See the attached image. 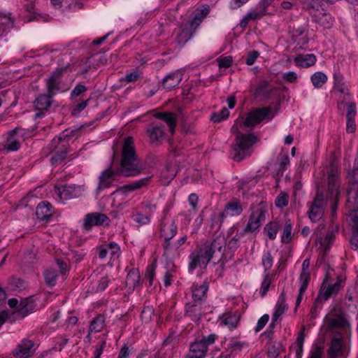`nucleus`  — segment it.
Masks as SVG:
<instances>
[{
    "label": "nucleus",
    "instance_id": "nucleus-23",
    "mask_svg": "<svg viewBox=\"0 0 358 358\" xmlns=\"http://www.w3.org/2000/svg\"><path fill=\"white\" fill-rule=\"evenodd\" d=\"M288 306L286 303L285 294L282 291L280 294L275 308V312L272 317L271 325H273L278 319L287 310Z\"/></svg>",
    "mask_w": 358,
    "mask_h": 358
},
{
    "label": "nucleus",
    "instance_id": "nucleus-50",
    "mask_svg": "<svg viewBox=\"0 0 358 358\" xmlns=\"http://www.w3.org/2000/svg\"><path fill=\"white\" fill-rule=\"evenodd\" d=\"M219 68H229L231 66L233 59L231 56L220 57L216 59Z\"/></svg>",
    "mask_w": 358,
    "mask_h": 358
},
{
    "label": "nucleus",
    "instance_id": "nucleus-55",
    "mask_svg": "<svg viewBox=\"0 0 358 358\" xmlns=\"http://www.w3.org/2000/svg\"><path fill=\"white\" fill-rule=\"evenodd\" d=\"M20 147V143L16 140L8 138L6 143L3 146V149L7 151H16Z\"/></svg>",
    "mask_w": 358,
    "mask_h": 358
},
{
    "label": "nucleus",
    "instance_id": "nucleus-51",
    "mask_svg": "<svg viewBox=\"0 0 358 358\" xmlns=\"http://www.w3.org/2000/svg\"><path fill=\"white\" fill-rule=\"evenodd\" d=\"M310 280V273L309 272H301L300 274V283H301V292H304L308 287V282Z\"/></svg>",
    "mask_w": 358,
    "mask_h": 358
},
{
    "label": "nucleus",
    "instance_id": "nucleus-24",
    "mask_svg": "<svg viewBox=\"0 0 358 358\" xmlns=\"http://www.w3.org/2000/svg\"><path fill=\"white\" fill-rule=\"evenodd\" d=\"M36 215L38 220L48 221L52 215V206L46 201L41 202L36 208Z\"/></svg>",
    "mask_w": 358,
    "mask_h": 358
},
{
    "label": "nucleus",
    "instance_id": "nucleus-13",
    "mask_svg": "<svg viewBox=\"0 0 358 358\" xmlns=\"http://www.w3.org/2000/svg\"><path fill=\"white\" fill-rule=\"evenodd\" d=\"M270 108H255L248 113L245 120L240 122V127H253L261 122L269 113Z\"/></svg>",
    "mask_w": 358,
    "mask_h": 358
},
{
    "label": "nucleus",
    "instance_id": "nucleus-4",
    "mask_svg": "<svg viewBox=\"0 0 358 358\" xmlns=\"http://www.w3.org/2000/svg\"><path fill=\"white\" fill-rule=\"evenodd\" d=\"M326 207L325 192L322 187L317 185L316 196L310 203L308 211L310 220L313 222L319 221L323 217Z\"/></svg>",
    "mask_w": 358,
    "mask_h": 358
},
{
    "label": "nucleus",
    "instance_id": "nucleus-61",
    "mask_svg": "<svg viewBox=\"0 0 358 358\" xmlns=\"http://www.w3.org/2000/svg\"><path fill=\"white\" fill-rule=\"evenodd\" d=\"M269 320V316L267 314L262 315L258 320L257 325L255 328V331L258 332L262 330L267 324Z\"/></svg>",
    "mask_w": 358,
    "mask_h": 358
},
{
    "label": "nucleus",
    "instance_id": "nucleus-58",
    "mask_svg": "<svg viewBox=\"0 0 358 358\" xmlns=\"http://www.w3.org/2000/svg\"><path fill=\"white\" fill-rule=\"evenodd\" d=\"M78 129H65L63 131L59 136L60 138L63 139V141H67L69 143V139L76 135V134L78 132Z\"/></svg>",
    "mask_w": 358,
    "mask_h": 358
},
{
    "label": "nucleus",
    "instance_id": "nucleus-64",
    "mask_svg": "<svg viewBox=\"0 0 358 358\" xmlns=\"http://www.w3.org/2000/svg\"><path fill=\"white\" fill-rule=\"evenodd\" d=\"M351 247L354 250H358V231L352 230V235L350 239Z\"/></svg>",
    "mask_w": 358,
    "mask_h": 358
},
{
    "label": "nucleus",
    "instance_id": "nucleus-16",
    "mask_svg": "<svg viewBox=\"0 0 358 358\" xmlns=\"http://www.w3.org/2000/svg\"><path fill=\"white\" fill-rule=\"evenodd\" d=\"M110 219L106 214L101 213H90L85 216L83 220V228L87 231L91 230L92 227L101 226L103 224L108 225Z\"/></svg>",
    "mask_w": 358,
    "mask_h": 358
},
{
    "label": "nucleus",
    "instance_id": "nucleus-63",
    "mask_svg": "<svg viewBox=\"0 0 358 358\" xmlns=\"http://www.w3.org/2000/svg\"><path fill=\"white\" fill-rule=\"evenodd\" d=\"M86 90H87V87L85 85L78 84L71 91V96H78L82 93L85 92Z\"/></svg>",
    "mask_w": 358,
    "mask_h": 358
},
{
    "label": "nucleus",
    "instance_id": "nucleus-22",
    "mask_svg": "<svg viewBox=\"0 0 358 358\" xmlns=\"http://www.w3.org/2000/svg\"><path fill=\"white\" fill-rule=\"evenodd\" d=\"M202 315L201 303L199 302H190L187 303L185 316L189 317L193 321L200 320Z\"/></svg>",
    "mask_w": 358,
    "mask_h": 358
},
{
    "label": "nucleus",
    "instance_id": "nucleus-35",
    "mask_svg": "<svg viewBox=\"0 0 358 358\" xmlns=\"http://www.w3.org/2000/svg\"><path fill=\"white\" fill-rule=\"evenodd\" d=\"M140 275L136 270L130 271L126 278V285L129 289H134L138 284Z\"/></svg>",
    "mask_w": 358,
    "mask_h": 358
},
{
    "label": "nucleus",
    "instance_id": "nucleus-32",
    "mask_svg": "<svg viewBox=\"0 0 358 358\" xmlns=\"http://www.w3.org/2000/svg\"><path fill=\"white\" fill-rule=\"evenodd\" d=\"M182 78L180 72L176 71L167 75L163 80L162 85L164 88L171 90L177 86Z\"/></svg>",
    "mask_w": 358,
    "mask_h": 358
},
{
    "label": "nucleus",
    "instance_id": "nucleus-53",
    "mask_svg": "<svg viewBox=\"0 0 358 358\" xmlns=\"http://www.w3.org/2000/svg\"><path fill=\"white\" fill-rule=\"evenodd\" d=\"M156 268V263L154 262L151 265L148 266L146 269L145 278L149 280V285H152V280L155 276V271Z\"/></svg>",
    "mask_w": 358,
    "mask_h": 358
},
{
    "label": "nucleus",
    "instance_id": "nucleus-62",
    "mask_svg": "<svg viewBox=\"0 0 358 358\" xmlns=\"http://www.w3.org/2000/svg\"><path fill=\"white\" fill-rule=\"evenodd\" d=\"M351 225L352 230L358 231V213L357 210H352L350 213Z\"/></svg>",
    "mask_w": 358,
    "mask_h": 358
},
{
    "label": "nucleus",
    "instance_id": "nucleus-34",
    "mask_svg": "<svg viewBox=\"0 0 358 358\" xmlns=\"http://www.w3.org/2000/svg\"><path fill=\"white\" fill-rule=\"evenodd\" d=\"M95 282L92 285V290L102 292L106 289L110 282V278L107 275H101L99 277L96 275Z\"/></svg>",
    "mask_w": 358,
    "mask_h": 358
},
{
    "label": "nucleus",
    "instance_id": "nucleus-27",
    "mask_svg": "<svg viewBox=\"0 0 358 358\" xmlns=\"http://www.w3.org/2000/svg\"><path fill=\"white\" fill-rule=\"evenodd\" d=\"M64 69H57L47 79L46 86L48 93L54 96L55 91L59 89V77L63 73Z\"/></svg>",
    "mask_w": 358,
    "mask_h": 358
},
{
    "label": "nucleus",
    "instance_id": "nucleus-59",
    "mask_svg": "<svg viewBox=\"0 0 358 358\" xmlns=\"http://www.w3.org/2000/svg\"><path fill=\"white\" fill-rule=\"evenodd\" d=\"M347 106V118H355L356 114V105L354 102H347L345 103Z\"/></svg>",
    "mask_w": 358,
    "mask_h": 358
},
{
    "label": "nucleus",
    "instance_id": "nucleus-40",
    "mask_svg": "<svg viewBox=\"0 0 358 358\" xmlns=\"http://www.w3.org/2000/svg\"><path fill=\"white\" fill-rule=\"evenodd\" d=\"M305 327H303L301 331L299 333L298 336L296 338V341L294 343V350L296 352V355L299 357L301 356L303 351V345L305 339Z\"/></svg>",
    "mask_w": 358,
    "mask_h": 358
},
{
    "label": "nucleus",
    "instance_id": "nucleus-43",
    "mask_svg": "<svg viewBox=\"0 0 358 358\" xmlns=\"http://www.w3.org/2000/svg\"><path fill=\"white\" fill-rule=\"evenodd\" d=\"M45 283L49 287H53L56 285L57 274V271L52 268H48L44 273Z\"/></svg>",
    "mask_w": 358,
    "mask_h": 358
},
{
    "label": "nucleus",
    "instance_id": "nucleus-46",
    "mask_svg": "<svg viewBox=\"0 0 358 358\" xmlns=\"http://www.w3.org/2000/svg\"><path fill=\"white\" fill-rule=\"evenodd\" d=\"M229 115V110L227 108H226L225 107H224L221 110L220 112L216 113H213L211 115V120L214 122H219L226 119L227 117H228Z\"/></svg>",
    "mask_w": 358,
    "mask_h": 358
},
{
    "label": "nucleus",
    "instance_id": "nucleus-8",
    "mask_svg": "<svg viewBox=\"0 0 358 358\" xmlns=\"http://www.w3.org/2000/svg\"><path fill=\"white\" fill-rule=\"evenodd\" d=\"M50 152H55L50 159L51 164L55 165L63 162L69 152V143L63 141L59 136L52 140L48 146Z\"/></svg>",
    "mask_w": 358,
    "mask_h": 358
},
{
    "label": "nucleus",
    "instance_id": "nucleus-6",
    "mask_svg": "<svg viewBox=\"0 0 358 358\" xmlns=\"http://www.w3.org/2000/svg\"><path fill=\"white\" fill-rule=\"evenodd\" d=\"M202 246L206 251L209 258L214 263L220 262L224 256V251L226 246V240L223 235L217 236L212 241H206Z\"/></svg>",
    "mask_w": 358,
    "mask_h": 358
},
{
    "label": "nucleus",
    "instance_id": "nucleus-18",
    "mask_svg": "<svg viewBox=\"0 0 358 358\" xmlns=\"http://www.w3.org/2000/svg\"><path fill=\"white\" fill-rule=\"evenodd\" d=\"M345 347L343 338L340 332H336L331 341V345L328 350L329 358H338L343 356Z\"/></svg>",
    "mask_w": 358,
    "mask_h": 358
},
{
    "label": "nucleus",
    "instance_id": "nucleus-36",
    "mask_svg": "<svg viewBox=\"0 0 358 358\" xmlns=\"http://www.w3.org/2000/svg\"><path fill=\"white\" fill-rule=\"evenodd\" d=\"M280 228V224L277 222H271L264 227V231L271 240H274Z\"/></svg>",
    "mask_w": 358,
    "mask_h": 358
},
{
    "label": "nucleus",
    "instance_id": "nucleus-56",
    "mask_svg": "<svg viewBox=\"0 0 358 358\" xmlns=\"http://www.w3.org/2000/svg\"><path fill=\"white\" fill-rule=\"evenodd\" d=\"M108 252L111 257L117 256L120 252V247L114 242L110 243L108 245H106Z\"/></svg>",
    "mask_w": 358,
    "mask_h": 358
},
{
    "label": "nucleus",
    "instance_id": "nucleus-49",
    "mask_svg": "<svg viewBox=\"0 0 358 358\" xmlns=\"http://www.w3.org/2000/svg\"><path fill=\"white\" fill-rule=\"evenodd\" d=\"M132 218L135 222L141 226L148 224L150 222V215H143L141 213H137L136 214L134 215Z\"/></svg>",
    "mask_w": 358,
    "mask_h": 358
},
{
    "label": "nucleus",
    "instance_id": "nucleus-21",
    "mask_svg": "<svg viewBox=\"0 0 358 358\" xmlns=\"http://www.w3.org/2000/svg\"><path fill=\"white\" fill-rule=\"evenodd\" d=\"M151 178H152V176H148V177L141 178L138 180L134 181L130 184L125 185L122 186V187H120L119 189H117L116 192H114L113 194H115V193L124 194L128 192L134 191V190L141 189L143 187H145L149 183Z\"/></svg>",
    "mask_w": 358,
    "mask_h": 358
},
{
    "label": "nucleus",
    "instance_id": "nucleus-14",
    "mask_svg": "<svg viewBox=\"0 0 358 358\" xmlns=\"http://www.w3.org/2000/svg\"><path fill=\"white\" fill-rule=\"evenodd\" d=\"M55 192L59 197L61 202L64 203L68 199L80 196L83 192V188L79 185H65L61 187H55Z\"/></svg>",
    "mask_w": 358,
    "mask_h": 358
},
{
    "label": "nucleus",
    "instance_id": "nucleus-38",
    "mask_svg": "<svg viewBox=\"0 0 358 358\" xmlns=\"http://www.w3.org/2000/svg\"><path fill=\"white\" fill-rule=\"evenodd\" d=\"M105 326V320L103 315H98L90 323V332H100Z\"/></svg>",
    "mask_w": 358,
    "mask_h": 358
},
{
    "label": "nucleus",
    "instance_id": "nucleus-3",
    "mask_svg": "<svg viewBox=\"0 0 358 358\" xmlns=\"http://www.w3.org/2000/svg\"><path fill=\"white\" fill-rule=\"evenodd\" d=\"M238 122L231 128L234 132H236V143L231 145V155L236 162L243 160L247 156L250 155V147L257 142V137L253 134H244L238 131Z\"/></svg>",
    "mask_w": 358,
    "mask_h": 358
},
{
    "label": "nucleus",
    "instance_id": "nucleus-30",
    "mask_svg": "<svg viewBox=\"0 0 358 358\" xmlns=\"http://www.w3.org/2000/svg\"><path fill=\"white\" fill-rule=\"evenodd\" d=\"M316 61V57L313 54L298 55L294 58L296 65L303 68H308L314 65Z\"/></svg>",
    "mask_w": 358,
    "mask_h": 358
},
{
    "label": "nucleus",
    "instance_id": "nucleus-15",
    "mask_svg": "<svg viewBox=\"0 0 358 358\" xmlns=\"http://www.w3.org/2000/svg\"><path fill=\"white\" fill-rule=\"evenodd\" d=\"M122 176L117 169H113L109 167L103 171L99 177V184L96 188L97 193L110 187L113 181L119 176Z\"/></svg>",
    "mask_w": 358,
    "mask_h": 358
},
{
    "label": "nucleus",
    "instance_id": "nucleus-48",
    "mask_svg": "<svg viewBox=\"0 0 358 358\" xmlns=\"http://www.w3.org/2000/svg\"><path fill=\"white\" fill-rule=\"evenodd\" d=\"M262 264L264 267V271L266 273H269L268 271L272 267L273 265V258L269 252L265 253L262 258Z\"/></svg>",
    "mask_w": 358,
    "mask_h": 358
},
{
    "label": "nucleus",
    "instance_id": "nucleus-52",
    "mask_svg": "<svg viewBox=\"0 0 358 358\" xmlns=\"http://www.w3.org/2000/svg\"><path fill=\"white\" fill-rule=\"evenodd\" d=\"M288 194L285 192H281L275 199V205L277 207L283 208L288 204Z\"/></svg>",
    "mask_w": 358,
    "mask_h": 358
},
{
    "label": "nucleus",
    "instance_id": "nucleus-10",
    "mask_svg": "<svg viewBox=\"0 0 358 358\" xmlns=\"http://www.w3.org/2000/svg\"><path fill=\"white\" fill-rule=\"evenodd\" d=\"M325 320L329 325L330 329H347L349 327V322L345 313L338 307H334L332 310L326 315Z\"/></svg>",
    "mask_w": 358,
    "mask_h": 358
},
{
    "label": "nucleus",
    "instance_id": "nucleus-41",
    "mask_svg": "<svg viewBox=\"0 0 358 358\" xmlns=\"http://www.w3.org/2000/svg\"><path fill=\"white\" fill-rule=\"evenodd\" d=\"M162 246L164 248V253L166 256H170L175 254L180 248V246L177 244V241L171 242V240L164 241Z\"/></svg>",
    "mask_w": 358,
    "mask_h": 358
},
{
    "label": "nucleus",
    "instance_id": "nucleus-33",
    "mask_svg": "<svg viewBox=\"0 0 358 358\" xmlns=\"http://www.w3.org/2000/svg\"><path fill=\"white\" fill-rule=\"evenodd\" d=\"M52 95L48 93V94H41L37 97L34 101V107L38 110H46L51 106V99Z\"/></svg>",
    "mask_w": 358,
    "mask_h": 358
},
{
    "label": "nucleus",
    "instance_id": "nucleus-17",
    "mask_svg": "<svg viewBox=\"0 0 358 358\" xmlns=\"http://www.w3.org/2000/svg\"><path fill=\"white\" fill-rule=\"evenodd\" d=\"M34 345L33 341L24 338L13 350L12 355L15 358H29L34 354Z\"/></svg>",
    "mask_w": 358,
    "mask_h": 358
},
{
    "label": "nucleus",
    "instance_id": "nucleus-2",
    "mask_svg": "<svg viewBox=\"0 0 358 358\" xmlns=\"http://www.w3.org/2000/svg\"><path fill=\"white\" fill-rule=\"evenodd\" d=\"M327 190L325 199L331 202V215L334 216L337 210L340 196V171L337 165L331 164L327 167Z\"/></svg>",
    "mask_w": 358,
    "mask_h": 358
},
{
    "label": "nucleus",
    "instance_id": "nucleus-54",
    "mask_svg": "<svg viewBox=\"0 0 358 358\" xmlns=\"http://www.w3.org/2000/svg\"><path fill=\"white\" fill-rule=\"evenodd\" d=\"M271 283V278L269 273H266L264 276V280L262 283L261 296H264L268 292L270 285Z\"/></svg>",
    "mask_w": 358,
    "mask_h": 358
},
{
    "label": "nucleus",
    "instance_id": "nucleus-11",
    "mask_svg": "<svg viewBox=\"0 0 358 358\" xmlns=\"http://www.w3.org/2000/svg\"><path fill=\"white\" fill-rule=\"evenodd\" d=\"M189 271L192 272L197 267L205 268L210 261L206 251L201 245L196 247L189 255Z\"/></svg>",
    "mask_w": 358,
    "mask_h": 358
},
{
    "label": "nucleus",
    "instance_id": "nucleus-7",
    "mask_svg": "<svg viewBox=\"0 0 358 358\" xmlns=\"http://www.w3.org/2000/svg\"><path fill=\"white\" fill-rule=\"evenodd\" d=\"M329 278V271H327V274L325 278L323 280L322 285L321 289L318 293V295L315 299L316 303H323L328 300L331 296L337 294L338 291L343 287V284L345 281V278L342 275H339L337 278V280L335 283L329 285L327 286L324 285L326 282L328 281Z\"/></svg>",
    "mask_w": 358,
    "mask_h": 358
},
{
    "label": "nucleus",
    "instance_id": "nucleus-45",
    "mask_svg": "<svg viewBox=\"0 0 358 358\" xmlns=\"http://www.w3.org/2000/svg\"><path fill=\"white\" fill-rule=\"evenodd\" d=\"M210 12V6L204 5L201 8H197L194 10L193 15L194 17L201 22L208 15Z\"/></svg>",
    "mask_w": 358,
    "mask_h": 358
},
{
    "label": "nucleus",
    "instance_id": "nucleus-29",
    "mask_svg": "<svg viewBox=\"0 0 358 358\" xmlns=\"http://www.w3.org/2000/svg\"><path fill=\"white\" fill-rule=\"evenodd\" d=\"M220 320L221 325L226 326L230 330H232L237 327L240 320V315L237 313H227L220 317Z\"/></svg>",
    "mask_w": 358,
    "mask_h": 358
},
{
    "label": "nucleus",
    "instance_id": "nucleus-9",
    "mask_svg": "<svg viewBox=\"0 0 358 358\" xmlns=\"http://www.w3.org/2000/svg\"><path fill=\"white\" fill-rule=\"evenodd\" d=\"M242 212L243 208L240 202L237 199H233L226 204L224 210L222 213L217 215L215 214L212 216V226L220 229L226 216L239 215Z\"/></svg>",
    "mask_w": 358,
    "mask_h": 358
},
{
    "label": "nucleus",
    "instance_id": "nucleus-26",
    "mask_svg": "<svg viewBox=\"0 0 358 358\" xmlns=\"http://www.w3.org/2000/svg\"><path fill=\"white\" fill-rule=\"evenodd\" d=\"M208 289V284L207 282H203L201 285L194 284L192 287L193 300L201 303V301L206 298Z\"/></svg>",
    "mask_w": 358,
    "mask_h": 358
},
{
    "label": "nucleus",
    "instance_id": "nucleus-37",
    "mask_svg": "<svg viewBox=\"0 0 358 358\" xmlns=\"http://www.w3.org/2000/svg\"><path fill=\"white\" fill-rule=\"evenodd\" d=\"M194 31L189 27H183L177 36V42L179 45H182L186 43L193 36Z\"/></svg>",
    "mask_w": 358,
    "mask_h": 358
},
{
    "label": "nucleus",
    "instance_id": "nucleus-12",
    "mask_svg": "<svg viewBox=\"0 0 358 358\" xmlns=\"http://www.w3.org/2000/svg\"><path fill=\"white\" fill-rule=\"evenodd\" d=\"M251 215L248 222L244 229L245 232H253L261 226L262 222L265 220L266 210L260 205L251 207Z\"/></svg>",
    "mask_w": 358,
    "mask_h": 358
},
{
    "label": "nucleus",
    "instance_id": "nucleus-31",
    "mask_svg": "<svg viewBox=\"0 0 358 358\" xmlns=\"http://www.w3.org/2000/svg\"><path fill=\"white\" fill-rule=\"evenodd\" d=\"M36 308V304L31 299H24L21 300L19 308L15 313L18 316L24 317L29 313H31Z\"/></svg>",
    "mask_w": 358,
    "mask_h": 358
},
{
    "label": "nucleus",
    "instance_id": "nucleus-1",
    "mask_svg": "<svg viewBox=\"0 0 358 358\" xmlns=\"http://www.w3.org/2000/svg\"><path fill=\"white\" fill-rule=\"evenodd\" d=\"M123 176H136L144 169L141 160L138 157L132 137L124 139L122 148L120 166L117 169Z\"/></svg>",
    "mask_w": 358,
    "mask_h": 358
},
{
    "label": "nucleus",
    "instance_id": "nucleus-42",
    "mask_svg": "<svg viewBox=\"0 0 358 358\" xmlns=\"http://www.w3.org/2000/svg\"><path fill=\"white\" fill-rule=\"evenodd\" d=\"M292 224L290 220L285 222V227L281 237V241L284 243H288L292 240Z\"/></svg>",
    "mask_w": 358,
    "mask_h": 358
},
{
    "label": "nucleus",
    "instance_id": "nucleus-47",
    "mask_svg": "<svg viewBox=\"0 0 358 358\" xmlns=\"http://www.w3.org/2000/svg\"><path fill=\"white\" fill-rule=\"evenodd\" d=\"M154 315V309L152 306H146L141 311V317L145 322H149Z\"/></svg>",
    "mask_w": 358,
    "mask_h": 358
},
{
    "label": "nucleus",
    "instance_id": "nucleus-20",
    "mask_svg": "<svg viewBox=\"0 0 358 358\" xmlns=\"http://www.w3.org/2000/svg\"><path fill=\"white\" fill-rule=\"evenodd\" d=\"M153 116L163 122H164L169 127V131L173 134L177 124V115L171 112H159L153 115Z\"/></svg>",
    "mask_w": 358,
    "mask_h": 358
},
{
    "label": "nucleus",
    "instance_id": "nucleus-57",
    "mask_svg": "<svg viewBox=\"0 0 358 358\" xmlns=\"http://www.w3.org/2000/svg\"><path fill=\"white\" fill-rule=\"evenodd\" d=\"M90 99H87L85 101H82L80 103L75 105L72 109L71 114L73 115H77L82 110H83L88 104V101Z\"/></svg>",
    "mask_w": 358,
    "mask_h": 358
},
{
    "label": "nucleus",
    "instance_id": "nucleus-19",
    "mask_svg": "<svg viewBox=\"0 0 358 358\" xmlns=\"http://www.w3.org/2000/svg\"><path fill=\"white\" fill-rule=\"evenodd\" d=\"M178 228L175 220L170 217L163 218L161 223L160 235L164 241L171 240L177 234Z\"/></svg>",
    "mask_w": 358,
    "mask_h": 358
},
{
    "label": "nucleus",
    "instance_id": "nucleus-28",
    "mask_svg": "<svg viewBox=\"0 0 358 358\" xmlns=\"http://www.w3.org/2000/svg\"><path fill=\"white\" fill-rule=\"evenodd\" d=\"M147 134L151 143H155L162 141L164 135V129L162 125L152 124L147 129Z\"/></svg>",
    "mask_w": 358,
    "mask_h": 358
},
{
    "label": "nucleus",
    "instance_id": "nucleus-5",
    "mask_svg": "<svg viewBox=\"0 0 358 358\" xmlns=\"http://www.w3.org/2000/svg\"><path fill=\"white\" fill-rule=\"evenodd\" d=\"M217 338V336L212 334L195 341L191 343L186 358H205L208 347L213 345Z\"/></svg>",
    "mask_w": 358,
    "mask_h": 358
},
{
    "label": "nucleus",
    "instance_id": "nucleus-60",
    "mask_svg": "<svg viewBox=\"0 0 358 358\" xmlns=\"http://www.w3.org/2000/svg\"><path fill=\"white\" fill-rule=\"evenodd\" d=\"M259 56V53L257 50L249 52L245 61V64L248 66L252 65Z\"/></svg>",
    "mask_w": 358,
    "mask_h": 358
},
{
    "label": "nucleus",
    "instance_id": "nucleus-25",
    "mask_svg": "<svg viewBox=\"0 0 358 358\" xmlns=\"http://www.w3.org/2000/svg\"><path fill=\"white\" fill-rule=\"evenodd\" d=\"M248 343L246 342L240 341H231L227 346L226 352L228 355H231V358H232V357L241 352H248Z\"/></svg>",
    "mask_w": 358,
    "mask_h": 358
},
{
    "label": "nucleus",
    "instance_id": "nucleus-44",
    "mask_svg": "<svg viewBox=\"0 0 358 358\" xmlns=\"http://www.w3.org/2000/svg\"><path fill=\"white\" fill-rule=\"evenodd\" d=\"M11 289L21 291L27 287V282L18 278H12L9 282Z\"/></svg>",
    "mask_w": 358,
    "mask_h": 358
},
{
    "label": "nucleus",
    "instance_id": "nucleus-39",
    "mask_svg": "<svg viewBox=\"0 0 358 358\" xmlns=\"http://www.w3.org/2000/svg\"><path fill=\"white\" fill-rule=\"evenodd\" d=\"M327 81V76L321 71L315 73L311 76V82L316 88H320Z\"/></svg>",
    "mask_w": 358,
    "mask_h": 358
}]
</instances>
